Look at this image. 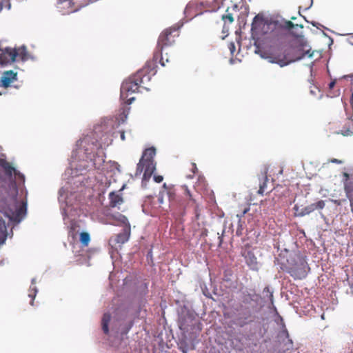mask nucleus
<instances>
[{
    "label": "nucleus",
    "mask_w": 353,
    "mask_h": 353,
    "mask_svg": "<svg viewBox=\"0 0 353 353\" xmlns=\"http://www.w3.org/2000/svg\"><path fill=\"white\" fill-rule=\"evenodd\" d=\"M37 290H34L33 294H30L29 296L32 297L31 304L33 303V299L34 296H36Z\"/></svg>",
    "instance_id": "obj_32"
},
{
    "label": "nucleus",
    "mask_w": 353,
    "mask_h": 353,
    "mask_svg": "<svg viewBox=\"0 0 353 353\" xmlns=\"http://www.w3.org/2000/svg\"><path fill=\"white\" fill-rule=\"evenodd\" d=\"M119 225L121 228V231L119 232L115 239L114 242L117 244H124L130 236L131 226L129 222H119Z\"/></svg>",
    "instance_id": "obj_7"
},
{
    "label": "nucleus",
    "mask_w": 353,
    "mask_h": 353,
    "mask_svg": "<svg viewBox=\"0 0 353 353\" xmlns=\"http://www.w3.org/2000/svg\"><path fill=\"white\" fill-rule=\"evenodd\" d=\"M163 179V177L161 175H154V181L156 183H161Z\"/></svg>",
    "instance_id": "obj_28"
},
{
    "label": "nucleus",
    "mask_w": 353,
    "mask_h": 353,
    "mask_svg": "<svg viewBox=\"0 0 353 353\" xmlns=\"http://www.w3.org/2000/svg\"><path fill=\"white\" fill-rule=\"evenodd\" d=\"M179 36V27L174 26L166 28L159 37L156 51L153 55V61L159 62L162 66L165 63L162 56V51L164 48L170 46L175 43V39Z\"/></svg>",
    "instance_id": "obj_2"
},
{
    "label": "nucleus",
    "mask_w": 353,
    "mask_h": 353,
    "mask_svg": "<svg viewBox=\"0 0 353 353\" xmlns=\"http://www.w3.org/2000/svg\"><path fill=\"white\" fill-rule=\"evenodd\" d=\"M225 0H214V8L219 9L223 4Z\"/></svg>",
    "instance_id": "obj_26"
},
{
    "label": "nucleus",
    "mask_w": 353,
    "mask_h": 353,
    "mask_svg": "<svg viewBox=\"0 0 353 353\" xmlns=\"http://www.w3.org/2000/svg\"><path fill=\"white\" fill-rule=\"evenodd\" d=\"M250 210V207L248 206H245L243 207L242 209H241V214H239V212H237L236 214V216L238 219H241L242 218V216L246 214L248 211Z\"/></svg>",
    "instance_id": "obj_23"
},
{
    "label": "nucleus",
    "mask_w": 353,
    "mask_h": 353,
    "mask_svg": "<svg viewBox=\"0 0 353 353\" xmlns=\"http://www.w3.org/2000/svg\"><path fill=\"white\" fill-rule=\"evenodd\" d=\"M337 134H341L344 137H349L353 135V119L350 118H346L343 123Z\"/></svg>",
    "instance_id": "obj_14"
},
{
    "label": "nucleus",
    "mask_w": 353,
    "mask_h": 353,
    "mask_svg": "<svg viewBox=\"0 0 353 353\" xmlns=\"http://www.w3.org/2000/svg\"><path fill=\"white\" fill-rule=\"evenodd\" d=\"M79 228V225H77V222H73L71 224L70 226V232H72V236L74 237L75 234L77 233V231H76V228Z\"/></svg>",
    "instance_id": "obj_25"
},
{
    "label": "nucleus",
    "mask_w": 353,
    "mask_h": 353,
    "mask_svg": "<svg viewBox=\"0 0 353 353\" xmlns=\"http://www.w3.org/2000/svg\"><path fill=\"white\" fill-rule=\"evenodd\" d=\"M166 62H169V59L168 58L166 59Z\"/></svg>",
    "instance_id": "obj_45"
},
{
    "label": "nucleus",
    "mask_w": 353,
    "mask_h": 353,
    "mask_svg": "<svg viewBox=\"0 0 353 353\" xmlns=\"http://www.w3.org/2000/svg\"><path fill=\"white\" fill-rule=\"evenodd\" d=\"M79 241L83 247H88L90 242V234L87 232H82L79 234Z\"/></svg>",
    "instance_id": "obj_18"
},
{
    "label": "nucleus",
    "mask_w": 353,
    "mask_h": 353,
    "mask_svg": "<svg viewBox=\"0 0 353 353\" xmlns=\"http://www.w3.org/2000/svg\"><path fill=\"white\" fill-rule=\"evenodd\" d=\"M184 190V199L185 203H183V214L188 215V218L194 220L200 219V204L199 200L206 195L208 196V202L215 203V196L212 190L208 188V183L203 176H199L194 185V189L197 193L192 192L187 185L182 186Z\"/></svg>",
    "instance_id": "obj_1"
},
{
    "label": "nucleus",
    "mask_w": 353,
    "mask_h": 353,
    "mask_svg": "<svg viewBox=\"0 0 353 353\" xmlns=\"http://www.w3.org/2000/svg\"><path fill=\"white\" fill-rule=\"evenodd\" d=\"M111 320V315L110 313H105L103 316L101 321L102 330L105 334L109 332L108 325Z\"/></svg>",
    "instance_id": "obj_17"
},
{
    "label": "nucleus",
    "mask_w": 353,
    "mask_h": 353,
    "mask_svg": "<svg viewBox=\"0 0 353 353\" xmlns=\"http://www.w3.org/2000/svg\"><path fill=\"white\" fill-rule=\"evenodd\" d=\"M294 49L290 47L285 48L283 50L282 54H273L269 57L270 62L272 63H277L281 67H283L285 65H288L290 63L296 60L301 59V58L307 56L308 57H311L313 55V52H310V50L305 51L304 53L301 54V56H294L291 54V52Z\"/></svg>",
    "instance_id": "obj_6"
},
{
    "label": "nucleus",
    "mask_w": 353,
    "mask_h": 353,
    "mask_svg": "<svg viewBox=\"0 0 353 353\" xmlns=\"http://www.w3.org/2000/svg\"><path fill=\"white\" fill-rule=\"evenodd\" d=\"M321 215H322V218L325 219H326L325 215L323 213H322V212H321Z\"/></svg>",
    "instance_id": "obj_40"
},
{
    "label": "nucleus",
    "mask_w": 353,
    "mask_h": 353,
    "mask_svg": "<svg viewBox=\"0 0 353 353\" xmlns=\"http://www.w3.org/2000/svg\"><path fill=\"white\" fill-rule=\"evenodd\" d=\"M121 139L124 141L125 139V133L123 131L121 132Z\"/></svg>",
    "instance_id": "obj_36"
},
{
    "label": "nucleus",
    "mask_w": 353,
    "mask_h": 353,
    "mask_svg": "<svg viewBox=\"0 0 353 353\" xmlns=\"http://www.w3.org/2000/svg\"><path fill=\"white\" fill-rule=\"evenodd\" d=\"M192 172L194 174L196 172L198 171V169L196 168V165L195 163H192Z\"/></svg>",
    "instance_id": "obj_30"
},
{
    "label": "nucleus",
    "mask_w": 353,
    "mask_h": 353,
    "mask_svg": "<svg viewBox=\"0 0 353 353\" xmlns=\"http://www.w3.org/2000/svg\"><path fill=\"white\" fill-rule=\"evenodd\" d=\"M0 165L4 168L6 172L8 175H12V172L15 171L14 168L10 165L9 163L5 161L4 160H0Z\"/></svg>",
    "instance_id": "obj_19"
},
{
    "label": "nucleus",
    "mask_w": 353,
    "mask_h": 353,
    "mask_svg": "<svg viewBox=\"0 0 353 353\" xmlns=\"http://www.w3.org/2000/svg\"><path fill=\"white\" fill-rule=\"evenodd\" d=\"M265 22L262 19H259L258 16H256L254 18L253 22L252 23V30L255 31L259 28H260L261 26H265Z\"/></svg>",
    "instance_id": "obj_20"
},
{
    "label": "nucleus",
    "mask_w": 353,
    "mask_h": 353,
    "mask_svg": "<svg viewBox=\"0 0 353 353\" xmlns=\"http://www.w3.org/2000/svg\"><path fill=\"white\" fill-rule=\"evenodd\" d=\"M286 25H287V27L290 29L294 27V24L290 21H288L287 23H286Z\"/></svg>",
    "instance_id": "obj_31"
},
{
    "label": "nucleus",
    "mask_w": 353,
    "mask_h": 353,
    "mask_svg": "<svg viewBox=\"0 0 353 353\" xmlns=\"http://www.w3.org/2000/svg\"><path fill=\"white\" fill-rule=\"evenodd\" d=\"M179 328L181 330L183 331V332H188V325L184 322V320L183 319H181L180 321H179Z\"/></svg>",
    "instance_id": "obj_24"
},
{
    "label": "nucleus",
    "mask_w": 353,
    "mask_h": 353,
    "mask_svg": "<svg viewBox=\"0 0 353 353\" xmlns=\"http://www.w3.org/2000/svg\"><path fill=\"white\" fill-rule=\"evenodd\" d=\"M245 324H246V323H243L242 324H240L241 326H243Z\"/></svg>",
    "instance_id": "obj_42"
},
{
    "label": "nucleus",
    "mask_w": 353,
    "mask_h": 353,
    "mask_svg": "<svg viewBox=\"0 0 353 353\" xmlns=\"http://www.w3.org/2000/svg\"><path fill=\"white\" fill-rule=\"evenodd\" d=\"M223 214L222 213V214L219 215V218H221V217H222V216H223Z\"/></svg>",
    "instance_id": "obj_41"
},
{
    "label": "nucleus",
    "mask_w": 353,
    "mask_h": 353,
    "mask_svg": "<svg viewBox=\"0 0 353 353\" xmlns=\"http://www.w3.org/2000/svg\"><path fill=\"white\" fill-rule=\"evenodd\" d=\"M180 350L183 352V353H188L187 352V349H186L185 347L181 346L180 347Z\"/></svg>",
    "instance_id": "obj_35"
},
{
    "label": "nucleus",
    "mask_w": 353,
    "mask_h": 353,
    "mask_svg": "<svg viewBox=\"0 0 353 353\" xmlns=\"http://www.w3.org/2000/svg\"><path fill=\"white\" fill-rule=\"evenodd\" d=\"M267 292L268 293H270V299L271 302H273V294L272 292H270V289L268 287H265L263 290V292Z\"/></svg>",
    "instance_id": "obj_29"
},
{
    "label": "nucleus",
    "mask_w": 353,
    "mask_h": 353,
    "mask_svg": "<svg viewBox=\"0 0 353 353\" xmlns=\"http://www.w3.org/2000/svg\"><path fill=\"white\" fill-rule=\"evenodd\" d=\"M1 94V93L0 92V95Z\"/></svg>",
    "instance_id": "obj_47"
},
{
    "label": "nucleus",
    "mask_w": 353,
    "mask_h": 353,
    "mask_svg": "<svg viewBox=\"0 0 353 353\" xmlns=\"http://www.w3.org/2000/svg\"><path fill=\"white\" fill-rule=\"evenodd\" d=\"M6 8L10 10L11 8L10 0H1L0 1V12Z\"/></svg>",
    "instance_id": "obj_21"
},
{
    "label": "nucleus",
    "mask_w": 353,
    "mask_h": 353,
    "mask_svg": "<svg viewBox=\"0 0 353 353\" xmlns=\"http://www.w3.org/2000/svg\"><path fill=\"white\" fill-rule=\"evenodd\" d=\"M17 57H19L21 60H25L26 59V51L25 48H19L17 50Z\"/></svg>",
    "instance_id": "obj_22"
},
{
    "label": "nucleus",
    "mask_w": 353,
    "mask_h": 353,
    "mask_svg": "<svg viewBox=\"0 0 353 353\" xmlns=\"http://www.w3.org/2000/svg\"><path fill=\"white\" fill-rule=\"evenodd\" d=\"M334 85H335V81H331V82L329 83V85H328V88H329L330 89H332V88L334 87Z\"/></svg>",
    "instance_id": "obj_33"
},
{
    "label": "nucleus",
    "mask_w": 353,
    "mask_h": 353,
    "mask_svg": "<svg viewBox=\"0 0 353 353\" xmlns=\"http://www.w3.org/2000/svg\"><path fill=\"white\" fill-rule=\"evenodd\" d=\"M156 154L154 148H149L144 150L143 155L137 165L138 169L144 170L143 179H150L156 169L154 157Z\"/></svg>",
    "instance_id": "obj_5"
},
{
    "label": "nucleus",
    "mask_w": 353,
    "mask_h": 353,
    "mask_svg": "<svg viewBox=\"0 0 353 353\" xmlns=\"http://www.w3.org/2000/svg\"><path fill=\"white\" fill-rule=\"evenodd\" d=\"M332 162H337V160H336V159H334V160L332 161Z\"/></svg>",
    "instance_id": "obj_43"
},
{
    "label": "nucleus",
    "mask_w": 353,
    "mask_h": 353,
    "mask_svg": "<svg viewBox=\"0 0 353 353\" xmlns=\"http://www.w3.org/2000/svg\"><path fill=\"white\" fill-rule=\"evenodd\" d=\"M308 1V3L306 5V8H309L312 4V2H313V0H307Z\"/></svg>",
    "instance_id": "obj_34"
},
{
    "label": "nucleus",
    "mask_w": 353,
    "mask_h": 353,
    "mask_svg": "<svg viewBox=\"0 0 353 353\" xmlns=\"http://www.w3.org/2000/svg\"><path fill=\"white\" fill-rule=\"evenodd\" d=\"M27 212L26 203H23L15 211L12 216L9 217V221H21L26 217Z\"/></svg>",
    "instance_id": "obj_15"
},
{
    "label": "nucleus",
    "mask_w": 353,
    "mask_h": 353,
    "mask_svg": "<svg viewBox=\"0 0 353 353\" xmlns=\"http://www.w3.org/2000/svg\"><path fill=\"white\" fill-rule=\"evenodd\" d=\"M239 11L238 5L232 4L231 7L227 8L225 13L221 17V19L225 24H231L234 21V16H237Z\"/></svg>",
    "instance_id": "obj_13"
},
{
    "label": "nucleus",
    "mask_w": 353,
    "mask_h": 353,
    "mask_svg": "<svg viewBox=\"0 0 353 353\" xmlns=\"http://www.w3.org/2000/svg\"><path fill=\"white\" fill-rule=\"evenodd\" d=\"M310 270V268L305 258L296 255L292 259V262L289 263L287 272L294 279H303L306 277Z\"/></svg>",
    "instance_id": "obj_4"
},
{
    "label": "nucleus",
    "mask_w": 353,
    "mask_h": 353,
    "mask_svg": "<svg viewBox=\"0 0 353 353\" xmlns=\"http://www.w3.org/2000/svg\"><path fill=\"white\" fill-rule=\"evenodd\" d=\"M264 178H265V181L268 179V178H267V176H266V175L264 176Z\"/></svg>",
    "instance_id": "obj_44"
},
{
    "label": "nucleus",
    "mask_w": 353,
    "mask_h": 353,
    "mask_svg": "<svg viewBox=\"0 0 353 353\" xmlns=\"http://www.w3.org/2000/svg\"><path fill=\"white\" fill-rule=\"evenodd\" d=\"M144 78L149 79L147 75H143V71L137 72L134 75L125 80L121 87V99L126 104H131L135 99L131 95L139 91Z\"/></svg>",
    "instance_id": "obj_3"
},
{
    "label": "nucleus",
    "mask_w": 353,
    "mask_h": 353,
    "mask_svg": "<svg viewBox=\"0 0 353 353\" xmlns=\"http://www.w3.org/2000/svg\"><path fill=\"white\" fill-rule=\"evenodd\" d=\"M132 325H133V322H130V323L129 324V327H128V330H126L125 333H127L130 330V329L132 327Z\"/></svg>",
    "instance_id": "obj_37"
},
{
    "label": "nucleus",
    "mask_w": 353,
    "mask_h": 353,
    "mask_svg": "<svg viewBox=\"0 0 353 353\" xmlns=\"http://www.w3.org/2000/svg\"><path fill=\"white\" fill-rule=\"evenodd\" d=\"M241 254L245 258L246 264L251 270H258L259 265L257 259L252 251L245 248L241 250Z\"/></svg>",
    "instance_id": "obj_10"
},
{
    "label": "nucleus",
    "mask_w": 353,
    "mask_h": 353,
    "mask_svg": "<svg viewBox=\"0 0 353 353\" xmlns=\"http://www.w3.org/2000/svg\"><path fill=\"white\" fill-rule=\"evenodd\" d=\"M283 333L286 335L287 337L289 336V334H288V330H286V328L284 327V330H283Z\"/></svg>",
    "instance_id": "obj_38"
},
{
    "label": "nucleus",
    "mask_w": 353,
    "mask_h": 353,
    "mask_svg": "<svg viewBox=\"0 0 353 353\" xmlns=\"http://www.w3.org/2000/svg\"><path fill=\"white\" fill-rule=\"evenodd\" d=\"M87 158L90 160L92 167L95 169H99L105 162V154L101 148H98L97 152L93 154H88Z\"/></svg>",
    "instance_id": "obj_9"
},
{
    "label": "nucleus",
    "mask_w": 353,
    "mask_h": 353,
    "mask_svg": "<svg viewBox=\"0 0 353 353\" xmlns=\"http://www.w3.org/2000/svg\"><path fill=\"white\" fill-rule=\"evenodd\" d=\"M127 218L124 216H122V219H120L119 221H126Z\"/></svg>",
    "instance_id": "obj_39"
},
{
    "label": "nucleus",
    "mask_w": 353,
    "mask_h": 353,
    "mask_svg": "<svg viewBox=\"0 0 353 353\" xmlns=\"http://www.w3.org/2000/svg\"><path fill=\"white\" fill-rule=\"evenodd\" d=\"M236 234H237L238 235L241 234L240 233H239V231H238V230L236 231Z\"/></svg>",
    "instance_id": "obj_46"
},
{
    "label": "nucleus",
    "mask_w": 353,
    "mask_h": 353,
    "mask_svg": "<svg viewBox=\"0 0 353 353\" xmlns=\"http://www.w3.org/2000/svg\"><path fill=\"white\" fill-rule=\"evenodd\" d=\"M123 188L120 189L118 191H112L109 193V207L116 208L119 207V205L123 203L124 200L123 197V194L121 192Z\"/></svg>",
    "instance_id": "obj_12"
},
{
    "label": "nucleus",
    "mask_w": 353,
    "mask_h": 353,
    "mask_svg": "<svg viewBox=\"0 0 353 353\" xmlns=\"http://www.w3.org/2000/svg\"><path fill=\"white\" fill-rule=\"evenodd\" d=\"M9 223V222L8 223ZM10 227L9 224L6 225V222H0V245H3L7 239V228Z\"/></svg>",
    "instance_id": "obj_16"
},
{
    "label": "nucleus",
    "mask_w": 353,
    "mask_h": 353,
    "mask_svg": "<svg viewBox=\"0 0 353 353\" xmlns=\"http://www.w3.org/2000/svg\"><path fill=\"white\" fill-rule=\"evenodd\" d=\"M265 186H266L265 181H264L262 184H260V187H259V190H258V193L260 194H263Z\"/></svg>",
    "instance_id": "obj_27"
},
{
    "label": "nucleus",
    "mask_w": 353,
    "mask_h": 353,
    "mask_svg": "<svg viewBox=\"0 0 353 353\" xmlns=\"http://www.w3.org/2000/svg\"><path fill=\"white\" fill-rule=\"evenodd\" d=\"M17 79V73L13 70H7L2 73L0 78V87L7 88Z\"/></svg>",
    "instance_id": "obj_11"
},
{
    "label": "nucleus",
    "mask_w": 353,
    "mask_h": 353,
    "mask_svg": "<svg viewBox=\"0 0 353 353\" xmlns=\"http://www.w3.org/2000/svg\"><path fill=\"white\" fill-rule=\"evenodd\" d=\"M17 57V50L6 48L4 50L0 48V64L4 65L12 63Z\"/></svg>",
    "instance_id": "obj_8"
}]
</instances>
